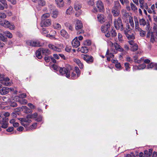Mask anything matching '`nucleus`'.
Returning a JSON list of instances; mask_svg holds the SVG:
<instances>
[{
    "label": "nucleus",
    "mask_w": 157,
    "mask_h": 157,
    "mask_svg": "<svg viewBox=\"0 0 157 157\" xmlns=\"http://www.w3.org/2000/svg\"><path fill=\"white\" fill-rule=\"evenodd\" d=\"M18 102L21 104H25L27 103L28 101L27 100L20 99L18 100Z\"/></svg>",
    "instance_id": "nucleus-36"
},
{
    "label": "nucleus",
    "mask_w": 157,
    "mask_h": 157,
    "mask_svg": "<svg viewBox=\"0 0 157 157\" xmlns=\"http://www.w3.org/2000/svg\"><path fill=\"white\" fill-rule=\"evenodd\" d=\"M124 67H125V70L127 71H129L130 67L129 66V64L128 63H124Z\"/></svg>",
    "instance_id": "nucleus-41"
},
{
    "label": "nucleus",
    "mask_w": 157,
    "mask_h": 157,
    "mask_svg": "<svg viewBox=\"0 0 157 157\" xmlns=\"http://www.w3.org/2000/svg\"><path fill=\"white\" fill-rule=\"evenodd\" d=\"M41 52L39 49L36 51V56L39 59H41L42 58V56L41 55Z\"/></svg>",
    "instance_id": "nucleus-33"
},
{
    "label": "nucleus",
    "mask_w": 157,
    "mask_h": 157,
    "mask_svg": "<svg viewBox=\"0 0 157 157\" xmlns=\"http://www.w3.org/2000/svg\"><path fill=\"white\" fill-rule=\"evenodd\" d=\"M124 33L128 40H133L135 39L134 35L131 33L129 31L125 30Z\"/></svg>",
    "instance_id": "nucleus-17"
},
{
    "label": "nucleus",
    "mask_w": 157,
    "mask_h": 157,
    "mask_svg": "<svg viewBox=\"0 0 157 157\" xmlns=\"http://www.w3.org/2000/svg\"><path fill=\"white\" fill-rule=\"evenodd\" d=\"M50 11L52 12L56 9V7L53 5L50 4L48 6Z\"/></svg>",
    "instance_id": "nucleus-37"
},
{
    "label": "nucleus",
    "mask_w": 157,
    "mask_h": 157,
    "mask_svg": "<svg viewBox=\"0 0 157 157\" xmlns=\"http://www.w3.org/2000/svg\"><path fill=\"white\" fill-rule=\"evenodd\" d=\"M0 2H1L4 5L6 8L7 7L8 5L7 3V2L6 0H0Z\"/></svg>",
    "instance_id": "nucleus-46"
},
{
    "label": "nucleus",
    "mask_w": 157,
    "mask_h": 157,
    "mask_svg": "<svg viewBox=\"0 0 157 157\" xmlns=\"http://www.w3.org/2000/svg\"><path fill=\"white\" fill-rule=\"evenodd\" d=\"M155 65V63H151L150 64H149L147 67V68H152L153 67H154V66Z\"/></svg>",
    "instance_id": "nucleus-54"
},
{
    "label": "nucleus",
    "mask_w": 157,
    "mask_h": 157,
    "mask_svg": "<svg viewBox=\"0 0 157 157\" xmlns=\"http://www.w3.org/2000/svg\"><path fill=\"white\" fill-rule=\"evenodd\" d=\"M72 45L73 47L77 48L80 45V43L78 40L77 37H75L72 42Z\"/></svg>",
    "instance_id": "nucleus-15"
},
{
    "label": "nucleus",
    "mask_w": 157,
    "mask_h": 157,
    "mask_svg": "<svg viewBox=\"0 0 157 157\" xmlns=\"http://www.w3.org/2000/svg\"><path fill=\"white\" fill-rule=\"evenodd\" d=\"M82 11L81 10L78 11V12L76 13L75 16L76 17H79L82 13Z\"/></svg>",
    "instance_id": "nucleus-57"
},
{
    "label": "nucleus",
    "mask_w": 157,
    "mask_h": 157,
    "mask_svg": "<svg viewBox=\"0 0 157 157\" xmlns=\"http://www.w3.org/2000/svg\"><path fill=\"white\" fill-rule=\"evenodd\" d=\"M126 60L127 61L129 62L130 63H132L133 61L132 59L129 56L127 57L126 58Z\"/></svg>",
    "instance_id": "nucleus-60"
},
{
    "label": "nucleus",
    "mask_w": 157,
    "mask_h": 157,
    "mask_svg": "<svg viewBox=\"0 0 157 157\" xmlns=\"http://www.w3.org/2000/svg\"><path fill=\"white\" fill-rule=\"evenodd\" d=\"M78 77H77V76H76L75 74L74 73V72H73L72 73L71 75V78L72 79H75Z\"/></svg>",
    "instance_id": "nucleus-51"
},
{
    "label": "nucleus",
    "mask_w": 157,
    "mask_h": 157,
    "mask_svg": "<svg viewBox=\"0 0 157 157\" xmlns=\"http://www.w3.org/2000/svg\"><path fill=\"white\" fill-rule=\"evenodd\" d=\"M140 24V25L143 26H146V29L147 30H148L150 28V23L148 20H139Z\"/></svg>",
    "instance_id": "nucleus-9"
},
{
    "label": "nucleus",
    "mask_w": 157,
    "mask_h": 157,
    "mask_svg": "<svg viewBox=\"0 0 157 157\" xmlns=\"http://www.w3.org/2000/svg\"><path fill=\"white\" fill-rule=\"evenodd\" d=\"M28 105L31 109H33L36 108V107L33 104L31 103H29L28 104Z\"/></svg>",
    "instance_id": "nucleus-52"
},
{
    "label": "nucleus",
    "mask_w": 157,
    "mask_h": 157,
    "mask_svg": "<svg viewBox=\"0 0 157 157\" xmlns=\"http://www.w3.org/2000/svg\"><path fill=\"white\" fill-rule=\"evenodd\" d=\"M73 61L78 65L79 64L81 63L80 61L78 59L76 58H74L73 59Z\"/></svg>",
    "instance_id": "nucleus-55"
},
{
    "label": "nucleus",
    "mask_w": 157,
    "mask_h": 157,
    "mask_svg": "<svg viewBox=\"0 0 157 157\" xmlns=\"http://www.w3.org/2000/svg\"><path fill=\"white\" fill-rule=\"evenodd\" d=\"M100 22L103 25L101 27V31L105 33V36L109 38L111 36L114 37L117 35L115 30L111 27L112 21L110 20H99Z\"/></svg>",
    "instance_id": "nucleus-1"
},
{
    "label": "nucleus",
    "mask_w": 157,
    "mask_h": 157,
    "mask_svg": "<svg viewBox=\"0 0 157 157\" xmlns=\"http://www.w3.org/2000/svg\"><path fill=\"white\" fill-rule=\"evenodd\" d=\"M44 60L47 63L49 62L51 60V57L49 56H46L44 57Z\"/></svg>",
    "instance_id": "nucleus-49"
},
{
    "label": "nucleus",
    "mask_w": 157,
    "mask_h": 157,
    "mask_svg": "<svg viewBox=\"0 0 157 157\" xmlns=\"http://www.w3.org/2000/svg\"><path fill=\"white\" fill-rule=\"evenodd\" d=\"M71 67L69 65H67L66 67H61L59 69L60 74L61 75H64L67 78H70V70Z\"/></svg>",
    "instance_id": "nucleus-3"
},
{
    "label": "nucleus",
    "mask_w": 157,
    "mask_h": 157,
    "mask_svg": "<svg viewBox=\"0 0 157 157\" xmlns=\"http://www.w3.org/2000/svg\"><path fill=\"white\" fill-rule=\"evenodd\" d=\"M82 8V5L78 1H75L74 3V9L75 10H80Z\"/></svg>",
    "instance_id": "nucleus-22"
},
{
    "label": "nucleus",
    "mask_w": 157,
    "mask_h": 157,
    "mask_svg": "<svg viewBox=\"0 0 157 157\" xmlns=\"http://www.w3.org/2000/svg\"><path fill=\"white\" fill-rule=\"evenodd\" d=\"M153 32H151L150 31L147 32V37L150 38V42L153 43L156 40V37L155 35V33L157 37V25L154 24L153 27Z\"/></svg>",
    "instance_id": "nucleus-2"
},
{
    "label": "nucleus",
    "mask_w": 157,
    "mask_h": 157,
    "mask_svg": "<svg viewBox=\"0 0 157 157\" xmlns=\"http://www.w3.org/2000/svg\"><path fill=\"white\" fill-rule=\"evenodd\" d=\"M118 39L119 42H122L123 41L122 39V36L120 33H118Z\"/></svg>",
    "instance_id": "nucleus-43"
},
{
    "label": "nucleus",
    "mask_w": 157,
    "mask_h": 157,
    "mask_svg": "<svg viewBox=\"0 0 157 157\" xmlns=\"http://www.w3.org/2000/svg\"><path fill=\"white\" fill-rule=\"evenodd\" d=\"M75 71L77 74V77H78L80 74V71L78 67H75Z\"/></svg>",
    "instance_id": "nucleus-38"
},
{
    "label": "nucleus",
    "mask_w": 157,
    "mask_h": 157,
    "mask_svg": "<svg viewBox=\"0 0 157 157\" xmlns=\"http://www.w3.org/2000/svg\"><path fill=\"white\" fill-rule=\"evenodd\" d=\"M52 17L54 18H56L57 17L58 14V13L57 10L56 9L54 11H52Z\"/></svg>",
    "instance_id": "nucleus-34"
},
{
    "label": "nucleus",
    "mask_w": 157,
    "mask_h": 157,
    "mask_svg": "<svg viewBox=\"0 0 157 157\" xmlns=\"http://www.w3.org/2000/svg\"><path fill=\"white\" fill-rule=\"evenodd\" d=\"M48 33V31L46 30V29H45L44 28H43L42 29V33L43 34H46Z\"/></svg>",
    "instance_id": "nucleus-59"
},
{
    "label": "nucleus",
    "mask_w": 157,
    "mask_h": 157,
    "mask_svg": "<svg viewBox=\"0 0 157 157\" xmlns=\"http://www.w3.org/2000/svg\"><path fill=\"white\" fill-rule=\"evenodd\" d=\"M37 126V124L36 123H34L32 125L30 126L29 127V129L30 130H32L33 129H35Z\"/></svg>",
    "instance_id": "nucleus-42"
},
{
    "label": "nucleus",
    "mask_w": 157,
    "mask_h": 157,
    "mask_svg": "<svg viewBox=\"0 0 157 157\" xmlns=\"http://www.w3.org/2000/svg\"><path fill=\"white\" fill-rule=\"evenodd\" d=\"M48 47L50 48L53 51L59 52L61 51V49L60 48H58L54 45L51 44H49L48 45Z\"/></svg>",
    "instance_id": "nucleus-20"
},
{
    "label": "nucleus",
    "mask_w": 157,
    "mask_h": 157,
    "mask_svg": "<svg viewBox=\"0 0 157 157\" xmlns=\"http://www.w3.org/2000/svg\"><path fill=\"white\" fill-rule=\"evenodd\" d=\"M61 35L64 37L67 38L68 37V34L64 30L62 29L60 31Z\"/></svg>",
    "instance_id": "nucleus-28"
},
{
    "label": "nucleus",
    "mask_w": 157,
    "mask_h": 157,
    "mask_svg": "<svg viewBox=\"0 0 157 157\" xmlns=\"http://www.w3.org/2000/svg\"><path fill=\"white\" fill-rule=\"evenodd\" d=\"M98 20H104L105 17L102 14H98L97 16Z\"/></svg>",
    "instance_id": "nucleus-40"
},
{
    "label": "nucleus",
    "mask_w": 157,
    "mask_h": 157,
    "mask_svg": "<svg viewBox=\"0 0 157 157\" xmlns=\"http://www.w3.org/2000/svg\"><path fill=\"white\" fill-rule=\"evenodd\" d=\"M0 25L6 28H9L10 29H14L15 26L13 24H11L7 20H2L0 21Z\"/></svg>",
    "instance_id": "nucleus-4"
},
{
    "label": "nucleus",
    "mask_w": 157,
    "mask_h": 157,
    "mask_svg": "<svg viewBox=\"0 0 157 157\" xmlns=\"http://www.w3.org/2000/svg\"><path fill=\"white\" fill-rule=\"evenodd\" d=\"M57 6L59 8H63L65 6L64 2L63 0H55Z\"/></svg>",
    "instance_id": "nucleus-11"
},
{
    "label": "nucleus",
    "mask_w": 157,
    "mask_h": 157,
    "mask_svg": "<svg viewBox=\"0 0 157 157\" xmlns=\"http://www.w3.org/2000/svg\"><path fill=\"white\" fill-rule=\"evenodd\" d=\"M111 46L112 47L114 48L116 50L120 52H122L124 51L121 46L116 43H112Z\"/></svg>",
    "instance_id": "nucleus-13"
},
{
    "label": "nucleus",
    "mask_w": 157,
    "mask_h": 157,
    "mask_svg": "<svg viewBox=\"0 0 157 157\" xmlns=\"http://www.w3.org/2000/svg\"><path fill=\"white\" fill-rule=\"evenodd\" d=\"M87 3L89 5L92 6L94 4V0H90L87 2Z\"/></svg>",
    "instance_id": "nucleus-50"
},
{
    "label": "nucleus",
    "mask_w": 157,
    "mask_h": 157,
    "mask_svg": "<svg viewBox=\"0 0 157 157\" xmlns=\"http://www.w3.org/2000/svg\"><path fill=\"white\" fill-rule=\"evenodd\" d=\"M6 17V15L3 13L0 12V19H5Z\"/></svg>",
    "instance_id": "nucleus-47"
},
{
    "label": "nucleus",
    "mask_w": 157,
    "mask_h": 157,
    "mask_svg": "<svg viewBox=\"0 0 157 157\" xmlns=\"http://www.w3.org/2000/svg\"><path fill=\"white\" fill-rule=\"evenodd\" d=\"M115 67L117 69H120L121 67V66L120 63H117L115 64Z\"/></svg>",
    "instance_id": "nucleus-61"
},
{
    "label": "nucleus",
    "mask_w": 157,
    "mask_h": 157,
    "mask_svg": "<svg viewBox=\"0 0 157 157\" xmlns=\"http://www.w3.org/2000/svg\"><path fill=\"white\" fill-rule=\"evenodd\" d=\"M109 50H107L106 52V57H107V60L109 61L110 60V58L108 56V55L109 54Z\"/></svg>",
    "instance_id": "nucleus-53"
},
{
    "label": "nucleus",
    "mask_w": 157,
    "mask_h": 157,
    "mask_svg": "<svg viewBox=\"0 0 157 157\" xmlns=\"http://www.w3.org/2000/svg\"><path fill=\"white\" fill-rule=\"evenodd\" d=\"M96 6L100 12L104 11L105 10L104 6L103 3L100 0L96 2Z\"/></svg>",
    "instance_id": "nucleus-8"
},
{
    "label": "nucleus",
    "mask_w": 157,
    "mask_h": 157,
    "mask_svg": "<svg viewBox=\"0 0 157 157\" xmlns=\"http://www.w3.org/2000/svg\"><path fill=\"white\" fill-rule=\"evenodd\" d=\"M139 2L140 4V7L142 9H144V0H139Z\"/></svg>",
    "instance_id": "nucleus-35"
},
{
    "label": "nucleus",
    "mask_w": 157,
    "mask_h": 157,
    "mask_svg": "<svg viewBox=\"0 0 157 157\" xmlns=\"http://www.w3.org/2000/svg\"><path fill=\"white\" fill-rule=\"evenodd\" d=\"M50 16V15L48 13L44 14L41 16V20H45L49 17Z\"/></svg>",
    "instance_id": "nucleus-32"
},
{
    "label": "nucleus",
    "mask_w": 157,
    "mask_h": 157,
    "mask_svg": "<svg viewBox=\"0 0 157 157\" xmlns=\"http://www.w3.org/2000/svg\"><path fill=\"white\" fill-rule=\"evenodd\" d=\"M40 4L42 6H44L45 5V2L44 0L39 1Z\"/></svg>",
    "instance_id": "nucleus-56"
},
{
    "label": "nucleus",
    "mask_w": 157,
    "mask_h": 157,
    "mask_svg": "<svg viewBox=\"0 0 157 157\" xmlns=\"http://www.w3.org/2000/svg\"><path fill=\"white\" fill-rule=\"evenodd\" d=\"M10 88L8 87H3L0 90V94L2 95H5L8 93L10 91Z\"/></svg>",
    "instance_id": "nucleus-18"
},
{
    "label": "nucleus",
    "mask_w": 157,
    "mask_h": 157,
    "mask_svg": "<svg viewBox=\"0 0 157 157\" xmlns=\"http://www.w3.org/2000/svg\"><path fill=\"white\" fill-rule=\"evenodd\" d=\"M126 157H135L134 154L132 153L127 154Z\"/></svg>",
    "instance_id": "nucleus-64"
},
{
    "label": "nucleus",
    "mask_w": 157,
    "mask_h": 157,
    "mask_svg": "<svg viewBox=\"0 0 157 157\" xmlns=\"http://www.w3.org/2000/svg\"><path fill=\"white\" fill-rule=\"evenodd\" d=\"M3 33L5 36L10 38H11L13 37L12 33L9 31H6L3 32Z\"/></svg>",
    "instance_id": "nucleus-31"
},
{
    "label": "nucleus",
    "mask_w": 157,
    "mask_h": 157,
    "mask_svg": "<svg viewBox=\"0 0 157 157\" xmlns=\"http://www.w3.org/2000/svg\"><path fill=\"white\" fill-rule=\"evenodd\" d=\"M122 14L123 15L124 19L126 20H132V18L131 16V13H129L125 10H124L122 12Z\"/></svg>",
    "instance_id": "nucleus-16"
},
{
    "label": "nucleus",
    "mask_w": 157,
    "mask_h": 157,
    "mask_svg": "<svg viewBox=\"0 0 157 157\" xmlns=\"http://www.w3.org/2000/svg\"><path fill=\"white\" fill-rule=\"evenodd\" d=\"M129 23L130 25L131 26L132 28H133L134 26V24L133 20H129Z\"/></svg>",
    "instance_id": "nucleus-63"
},
{
    "label": "nucleus",
    "mask_w": 157,
    "mask_h": 157,
    "mask_svg": "<svg viewBox=\"0 0 157 157\" xmlns=\"http://www.w3.org/2000/svg\"><path fill=\"white\" fill-rule=\"evenodd\" d=\"M130 6L131 10L133 12L136 13L137 12V8L136 5L132 2L130 3Z\"/></svg>",
    "instance_id": "nucleus-27"
},
{
    "label": "nucleus",
    "mask_w": 157,
    "mask_h": 157,
    "mask_svg": "<svg viewBox=\"0 0 157 157\" xmlns=\"http://www.w3.org/2000/svg\"><path fill=\"white\" fill-rule=\"evenodd\" d=\"M13 130V128L12 127H9L8 129H6L7 131L8 132H10L12 131Z\"/></svg>",
    "instance_id": "nucleus-62"
},
{
    "label": "nucleus",
    "mask_w": 157,
    "mask_h": 157,
    "mask_svg": "<svg viewBox=\"0 0 157 157\" xmlns=\"http://www.w3.org/2000/svg\"><path fill=\"white\" fill-rule=\"evenodd\" d=\"M1 126L2 128H6L8 126V120L7 118H6L5 121L3 119V121L1 122Z\"/></svg>",
    "instance_id": "nucleus-23"
},
{
    "label": "nucleus",
    "mask_w": 157,
    "mask_h": 157,
    "mask_svg": "<svg viewBox=\"0 0 157 157\" xmlns=\"http://www.w3.org/2000/svg\"><path fill=\"white\" fill-rule=\"evenodd\" d=\"M78 50L79 51L81 52L84 53H86L88 52V48L86 47H82L80 48H79Z\"/></svg>",
    "instance_id": "nucleus-25"
},
{
    "label": "nucleus",
    "mask_w": 157,
    "mask_h": 157,
    "mask_svg": "<svg viewBox=\"0 0 157 157\" xmlns=\"http://www.w3.org/2000/svg\"><path fill=\"white\" fill-rule=\"evenodd\" d=\"M9 80L10 79L8 78H4L3 76V79L1 80L0 83L5 86H10L11 83L9 82Z\"/></svg>",
    "instance_id": "nucleus-12"
},
{
    "label": "nucleus",
    "mask_w": 157,
    "mask_h": 157,
    "mask_svg": "<svg viewBox=\"0 0 157 157\" xmlns=\"http://www.w3.org/2000/svg\"><path fill=\"white\" fill-rule=\"evenodd\" d=\"M139 31L140 32V36L144 37L145 36L146 33L145 31L142 30L141 29L139 30Z\"/></svg>",
    "instance_id": "nucleus-39"
},
{
    "label": "nucleus",
    "mask_w": 157,
    "mask_h": 157,
    "mask_svg": "<svg viewBox=\"0 0 157 157\" xmlns=\"http://www.w3.org/2000/svg\"><path fill=\"white\" fill-rule=\"evenodd\" d=\"M145 154L144 155L142 152H140L137 157H148V151H144Z\"/></svg>",
    "instance_id": "nucleus-29"
},
{
    "label": "nucleus",
    "mask_w": 157,
    "mask_h": 157,
    "mask_svg": "<svg viewBox=\"0 0 157 157\" xmlns=\"http://www.w3.org/2000/svg\"><path fill=\"white\" fill-rule=\"evenodd\" d=\"M39 50L43 55L45 56H47L51 53L50 51L48 49L40 48Z\"/></svg>",
    "instance_id": "nucleus-24"
},
{
    "label": "nucleus",
    "mask_w": 157,
    "mask_h": 157,
    "mask_svg": "<svg viewBox=\"0 0 157 157\" xmlns=\"http://www.w3.org/2000/svg\"><path fill=\"white\" fill-rule=\"evenodd\" d=\"M91 41L90 40H86L84 42V44L86 46H89L91 44Z\"/></svg>",
    "instance_id": "nucleus-44"
},
{
    "label": "nucleus",
    "mask_w": 157,
    "mask_h": 157,
    "mask_svg": "<svg viewBox=\"0 0 157 157\" xmlns=\"http://www.w3.org/2000/svg\"><path fill=\"white\" fill-rule=\"evenodd\" d=\"M0 40H2L3 41H6L7 40V38L2 34H0Z\"/></svg>",
    "instance_id": "nucleus-45"
},
{
    "label": "nucleus",
    "mask_w": 157,
    "mask_h": 157,
    "mask_svg": "<svg viewBox=\"0 0 157 157\" xmlns=\"http://www.w3.org/2000/svg\"><path fill=\"white\" fill-rule=\"evenodd\" d=\"M73 7L71 6H70L66 10V13L67 14L71 15L74 12Z\"/></svg>",
    "instance_id": "nucleus-26"
},
{
    "label": "nucleus",
    "mask_w": 157,
    "mask_h": 157,
    "mask_svg": "<svg viewBox=\"0 0 157 157\" xmlns=\"http://www.w3.org/2000/svg\"><path fill=\"white\" fill-rule=\"evenodd\" d=\"M26 94H25L23 93L21 94H20L19 96L20 98H21V99H23L24 98H25L26 97Z\"/></svg>",
    "instance_id": "nucleus-58"
},
{
    "label": "nucleus",
    "mask_w": 157,
    "mask_h": 157,
    "mask_svg": "<svg viewBox=\"0 0 157 157\" xmlns=\"http://www.w3.org/2000/svg\"><path fill=\"white\" fill-rule=\"evenodd\" d=\"M20 121H21V122H23L28 123H30L32 122L31 120L27 119V118H21L20 119Z\"/></svg>",
    "instance_id": "nucleus-30"
},
{
    "label": "nucleus",
    "mask_w": 157,
    "mask_h": 157,
    "mask_svg": "<svg viewBox=\"0 0 157 157\" xmlns=\"http://www.w3.org/2000/svg\"><path fill=\"white\" fill-rule=\"evenodd\" d=\"M28 45L32 47H39L41 46L40 42L37 40H28L26 41Z\"/></svg>",
    "instance_id": "nucleus-5"
},
{
    "label": "nucleus",
    "mask_w": 157,
    "mask_h": 157,
    "mask_svg": "<svg viewBox=\"0 0 157 157\" xmlns=\"http://www.w3.org/2000/svg\"><path fill=\"white\" fill-rule=\"evenodd\" d=\"M51 24V20H41L40 25L41 27L48 26L50 25Z\"/></svg>",
    "instance_id": "nucleus-19"
},
{
    "label": "nucleus",
    "mask_w": 157,
    "mask_h": 157,
    "mask_svg": "<svg viewBox=\"0 0 157 157\" xmlns=\"http://www.w3.org/2000/svg\"><path fill=\"white\" fill-rule=\"evenodd\" d=\"M81 57L84 60L88 63H92L93 62V57L91 56L87 55L82 54Z\"/></svg>",
    "instance_id": "nucleus-6"
},
{
    "label": "nucleus",
    "mask_w": 157,
    "mask_h": 157,
    "mask_svg": "<svg viewBox=\"0 0 157 157\" xmlns=\"http://www.w3.org/2000/svg\"><path fill=\"white\" fill-rule=\"evenodd\" d=\"M114 24L115 27L117 29L123 30V26L121 20H115Z\"/></svg>",
    "instance_id": "nucleus-7"
},
{
    "label": "nucleus",
    "mask_w": 157,
    "mask_h": 157,
    "mask_svg": "<svg viewBox=\"0 0 157 157\" xmlns=\"http://www.w3.org/2000/svg\"><path fill=\"white\" fill-rule=\"evenodd\" d=\"M53 26L55 29H59L61 28L60 25L58 23H55L53 25Z\"/></svg>",
    "instance_id": "nucleus-48"
},
{
    "label": "nucleus",
    "mask_w": 157,
    "mask_h": 157,
    "mask_svg": "<svg viewBox=\"0 0 157 157\" xmlns=\"http://www.w3.org/2000/svg\"><path fill=\"white\" fill-rule=\"evenodd\" d=\"M112 12L113 15L114 17L117 16L119 13V11L118 9V7L116 6H114L112 9Z\"/></svg>",
    "instance_id": "nucleus-21"
},
{
    "label": "nucleus",
    "mask_w": 157,
    "mask_h": 157,
    "mask_svg": "<svg viewBox=\"0 0 157 157\" xmlns=\"http://www.w3.org/2000/svg\"><path fill=\"white\" fill-rule=\"evenodd\" d=\"M128 43L131 45V50L132 51H135L138 49V47L137 44H136L135 43L133 40L129 41H128Z\"/></svg>",
    "instance_id": "nucleus-10"
},
{
    "label": "nucleus",
    "mask_w": 157,
    "mask_h": 157,
    "mask_svg": "<svg viewBox=\"0 0 157 157\" xmlns=\"http://www.w3.org/2000/svg\"><path fill=\"white\" fill-rule=\"evenodd\" d=\"M83 24L81 20H76L75 24V29L78 30L83 28Z\"/></svg>",
    "instance_id": "nucleus-14"
}]
</instances>
